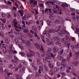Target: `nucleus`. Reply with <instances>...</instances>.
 <instances>
[{"label":"nucleus","mask_w":79,"mask_h":79,"mask_svg":"<svg viewBox=\"0 0 79 79\" xmlns=\"http://www.w3.org/2000/svg\"><path fill=\"white\" fill-rule=\"evenodd\" d=\"M39 5L40 7H43V6H44V5H43V4H42V3L39 4Z\"/></svg>","instance_id":"obj_54"},{"label":"nucleus","mask_w":79,"mask_h":79,"mask_svg":"<svg viewBox=\"0 0 79 79\" xmlns=\"http://www.w3.org/2000/svg\"><path fill=\"white\" fill-rule=\"evenodd\" d=\"M75 47L76 48H78L79 47V43H77V44L75 45Z\"/></svg>","instance_id":"obj_37"},{"label":"nucleus","mask_w":79,"mask_h":79,"mask_svg":"<svg viewBox=\"0 0 79 79\" xmlns=\"http://www.w3.org/2000/svg\"><path fill=\"white\" fill-rule=\"evenodd\" d=\"M24 31L26 33L28 32V30L27 29H25L24 30Z\"/></svg>","instance_id":"obj_64"},{"label":"nucleus","mask_w":79,"mask_h":79,"mask_svg":"<svg viewBox=\"0 0 79 79\" xmlns=\"http://www.w3.org/2000/svg\"><path fill=\"white\" fill-rule=\"evenodd\" d=\"M28 35L30 38H32V35H31V34L30 33H28Z\"/></svg>","instance_id":"obj_34"},{"label":"nucleus","mask_w":79,"mask_h":79,"mask_svg":"<svg viewBox=\"0 0 79 79\" xmlns=\"http://www.w3.org/2000/svg\"><path fill=\"white\" fill-rule=\"evenodd\" d=\"M31 8H32V9H33V10H35V6L34 5H33L32 6H31Z\"/></svg>","instance_id":"obj_57"},{"label":"nucleus","mask_w":79,"mask_h":79,"mask_svg":"<svg viewBox=\"0 0 79 79\" xmlns=\"http://www.w3.org/2000/svg\"><path fill=\"white\" fill-rule=\"evenodd\" d=\"M0 36H2V37H3L4 35V33L2 31L0 32Z\"/></svg>","instance_id":"obj_31"},{"label":"nucleus","mask_w":79,"mask_h":79,"mask_svg":"<svg viewBox=\"0 0 79 79\" xmlns=\"http://www.w3.org/2000/svg\"><path fill=\"white\" fill-rule=\"evenodd\" d=\"M61 6H62V7H63L64 8H65V3L62 4Z\"/></svg>","instance_id":"obj_46"},{"label":"nucleus","mask_w":79,"mask_h":79,"mask_svg":"<svg viewBox=\"0 0 79 79\" xmlns=\"http://www.w3.org/2000/svg\"><path fill=\"white\" fill-rule=\"evenodd\" d=\"M59 70V68L58 67H55L54 69V71L55 72H57Z\"/></svg>","instance_id":"obj_22"},{"label":"nucleus","mask_w":79,"mask_h":79,"mask_svg":"<svg viewBox=\"0 0 79 79\" xmlns=\"http://www.w3.org/2000/svg\"><path fill=\"white\" fill-rule=\"evenodd\" d=\"M39 21L40 22H43L44 21V19L43 17H40L39 19Z\"/></svg>","instance_id":"obj_24"},{"label":"nucleus","mask_w":79,"mask_h":79,"mask_svg":"<svg viewBox=\"0 0 79 79\" xmlns=\"http://www.w3.org/2000/svg\"><path fill=\"white\" fill-rule=\"evenodd\" d=\"M48 65L50 68H52V69H53V68H54V65H53V64L49 63L48 64Z\"/></svg>","instance_id":"obj_8"},{"label":"nucleus","mask_w":79,"mask_h":79,"mask_svg":"<svg viewBox=\"0 0 79 79\" xmlns=\"http://www.w3.org/2000/svg\"><path fill=\"white\" fill-rule=\"evenodd\" d=\"M44 11L45 13H47V12H48V8H47L45 9V10H44Z\"/></svg>","instance_id":"obj_49"},{"label":"nucleus","mask_w":79,"mask_h":79,"mask_svg":"<svg viewBox=\"0 0 79 79\" xmlns=\"http://www.w3.org/2000/svg\"><path fill=\"white\" fill-rule=\"evenodd\" d=\"M16 77L17 79H22L21 77H20V76L18 74H16Z\"/></svg>","instance_id":"obj_28"},{"label":"nucleus","mask_w":79,"mask_h":79,"mask_svg":"<svg viewBox=\"0 0 79 79\" xmlns=\"http://www.w3.org/2000/svg\"><path fill=\"white\" fill-rule=\"evenodd\" d=\"M43 71V68L42 67L40 66L39 67V69L38 72L40 74H41L42 71Z\"/></svg>","instance_id":"obj_7"},{"label":"nucleus","mask_w":79,"mask_h":79,"mask_svg":"<svg viewBox=\"0 0 79 79\" xmlns=\"http://www.w3.org/2000/svg\"><path fill=\"white\" fill-rule=\"evenodd\" d=\"M61 40H62V42H63V43H64V42H65V39L62 38Z\"/></svg>","instance_id":"obj_51"},{"label":"nucleus","mask_w":79,"mask_h":79,"mask_svg":"<svg viewBox=\"0 0 79 79\" xmlns=\"http://www.w3.org/2000/svg\"><path fill=\"white\" fill-rule=\"evenodd\" d=\"M1 15H2V17H5V16H6V15L4 13H2Z\"/></svg>","instance_id":"obj_48"},{"label":"nucleus","mask_w":79,"mask_h":79,"mask_svg":"<svg viewBox=\"0 0 79 79\" xmlns=\"http://www.w3.org/2000/svg\"><path fill=\"white\" fill-rule=\"evenodd\" d=\"M76 34H78L79 33V28L78 27H76Z\"/></svg>","instance_id":"obj_39"},{"label":"nucleus","mask_w":79,"mask_h":79,"mask_svg":"<svg viewBox=\"0 0 79 79\" xmlns=\"http://www.w3.org/2000/svg\"><path fill=\"white\" fill-rule=\"evenodd\" d=\"M31 46V43H30V42L29 41H27V44H26V46L27 47H30Z\"/></svg>","instance_id":"obj_23"},{"label":"nucleus","mask_w":79,"mask_h":79,"mask_svg":"<svg viewBox=\"0 0 79 79\" xmlns=\"http://www.w3.org/2000/svg\"><path fill=\"white\" fill-rule=\"evenodd\" d=\"M54 39L55 40H57V41H60V40H61V39L60 38V37L59 36H57L55 37L54 38Z\"/></svg>","instance_id":"obj_9"},{"label":"nucleus","mask_w":79,"mask_h":79,"mask_svg":"<svg viewBox=\"0 0 79 79\" xmlns=\"http://www.w3.org/2000/svg\"><path fill=\"white\" fill-rule=\"evenodd\" d=\"M43 62L44 64H45L47 63V59L45 57L43 59Z\"/></svg>","instance_id":"obj_29"},{"label":"nucleus","mask_w":79,"mask_h":79,"mask_svg":"<svg viewBox=\"0 0 79 79\" xmlns=\"http://www.w3.org/2000/svg\"><path fill=\"white\" fill-rule=\"evenodd\" d=\"M47 22L48 23V25L49 26H51V24H52V23H51V22L48 20H47Z\"/></svg>","instance_id":"obj_26"},{"label":"nucleus","mask_w":79,"mask_h":79,"mask_svg":"<svg viewBox=\"0 0 79 79\" xmlns=\"http://www.w3.org/2000/svg\"><path fill=\"white\" fill-rule=\"evenodd\" d=\"M36 76H39L40 75V74L38 72H36L35 73Z\"/></svg>","instance_id":"obj_55"},{"label":"nucleus","mask_w":79,"mask_h":79,"mask_svg":"<svg viewBox=\"0 0 79 79\" xmlns=\"http://www.w3.org/2000/svg\"><path fill=\"white\" fill-rule=\"evenodd\" d=\"M58 35L60 36V37H63V33L59 32L58 33Z\"/></svg>","instance_id":"obj_27"},{"label":"nucleus","mask_w":79,"mask_h":79,"mask_svg":"<svg viewBox=\"0 0 79 79\" xmlns=\"http://www.w3.org/2000/svg\"><path fill=\"white\" fill-rule=\"evenodd\" d=\"M0 20H1V21H2L3 23H5L6 22V20L5 19H0Z\"/></svg>","instance_id":"obj_33"},{"label":"nucleus","mask_w":79,"mask_h":79,"mask_svg":"<svg viewBox=\"0 0 79 79\" xmlns=\"http://www.w3.org/2000/svg\"><path fill=\"white\" fill-rule=\"evenodd\" d=\"M25 71V67H23L22 69H20L19 71L20 74H22L23 72Z\"/></svg>","instance_id":"obj_6"},{"label":"nucleus","mask_w":79,"mask_h":79,"mask_svg":"<svg viewBox=\"0 0 79 79\" xmlns=\"http://www.w3.org/2000/svg\"><path fill=\"white\" fill-rule=\"evenodd\" d=\"M3 64V60H2V59L0 58V65L2 66Z\"/></svg>","instance_id":"obj_36"},{"label":"nucleus","mask_w":79,"mask_h":79,"mask_svg":"<svg viewBox=\"0 0 79 79\" xmlns=\"http://www.w3.org/2000/svg\"><path fill=\"white\" fill-rule=\"evenodd\" d=\"M55 32H58V31H60V27H56L55 29Z\"/></svg>","instance_id":"obj_20"},{"label":"nucleus","mask_w":79,"mask_h":79,"mask_svg":"<svg viewBox=\"0 0 79 79\" xmlns=\"http://www.w3.org/2000/svg\"><path fill=\"white\" fill-rule=\"evenodd\" d=\"M37 63L38 64H41V62H40V60H37Z\"/></svg>","instance_id":"obj_53"},{"label":"nucleus","mask_w":79,"mask_h":79,"mask_svg":"<svg viewBox=\"0 0 79 79\" xmlns=\"http://www.w3.org/2000/svg\"><path fill=\"white\" fill-rule=\"evenodd\" d=\"M50 3H51V4H52V5L53 6H55V5L54 4V2H51V1H47L45 3V4H46L47 5H48V6L49 7H51L52 6H51V4H50Z\"/></svg>","instance_id":"obj_3"},{"label":"nucleus","mask_w":79,"mask_h":79,"mask_svg":"<svg viewBox=\"0 0 79 79\" xmlns=\"http://www.w3.org/2000/svg\"><path fill=\"white\" fill-rule=\"evenodd\" d=\"M63 52H64V50L61 49L60 51L58 52V54L60 55H61L63 54Z\"/></svg>","instance_id":"obj_14"},{"label":"nucleus","mask_w":79,"mask_h":79,"mask_svg":"<svg viewBox=\"0 0 79 79\" xmlns=\"http://www.w3.org/2000/svg\"><path fill=\"white\" fill-rule=\"evenodd\" d=\"M27 57H29V58L34 56H35V52L32 51H31L29 53L27 54Z\"/></svg>","instance_id":"obj_2"},{"label":"nucleus","mask_w":79,"mask_h":79,"mask_svg":"<svg viewBox=\"0 0 79 79\" xmlns=\"http://www.w3.org/2000/svg\"><path fill=\"white\" fill-rule=\"evenodd\" d=\"M45 58H46L47 60H50V58H51V57H50V56H48V55L46 56Z\"/></svg>","instance_id":"obj_40"},{"label":"nucleus","mask_w":79,"mask_h":79,"mask_svg":"<svg viewBox=\"0 0 79 79\" xmlns=\"http://www.w3.org/2000/svg\"><path fill=\"white\" fill-rule=\"evenodd\" d=\"M74 59L75 60H77L78 59V56L76 55H75L74 57Z\"/></svg>","instance_id":"obj_43"},{"label":"nucleus","mask_w":79,"mask_h":79,"mask_svg":"<svg viewBox=\"0 0 79 79\" xmlns=\"http://www.w3.org/2000/svg\"><path fill=\"white\" fill-rule=\"evenodd\" d=\"M57 58L59 60H62V57L61 56L58 55L57 56Z\"/></svg>","instance_id":"obj_21"},{"label":"nucleus","mask_w":79,"mask_h":79,"mask_svg":"<svg viewBox=\"0 0 79 79\" xmlns=\"http://www.w3.org/2000/svg\"><path fill=\"white\" fill-rule=\"evenodd\" d=\"M10 75H12V73H7V75L8 77H9V76H10Z\"/></svg>","instance_id":"obj_58"},{"label":"nucleus","mask_w":79,"mask_h":79,"mask_svg":"<svg viewBox=\"0 0 79 79\" xmlns=\"http://www.w3.org/2000/svg\"><path fill=\"white\" fill-rule=\"evenodd\" d=\"M46 36H47V37H48V38H50V34H49V33H47L46 34Z\"/></svg>","instance_id":"obj_47"},{"label":"nucleus","mask_w":79,"mask_h":79,"mask_svg":"<svg viewBox=\"0 0 79 79\" xmlns=\"http://www.w3.org/2000/svg\"><path fill=\"white\" fill-rule=\"evenodd\" d=\"M48 68V67L47 66V64H44V69H45V68Z\"/></svg>","instance_id":"obj_61"},{"label":"nucleus","mask_w":79,"mask_h":79,"mask_svg":"<svg viewBox=\"0 0 79 79\" xmlns=\"http://www.w3.org/2000/svg\"><path fill=\"white\" fill-rule=\"evenodd\" d=\"M35 46L36 48H37V49H39L40 48V46L39 44V43H34Z\"/></svg>","instance_id":"obj_5"},{"label":"nucleus","mask_w":79,"mask_h":79,"mask_svg":"<svg viewBox=\"0 0 79 79\" xmlns=\"http://www.w3.org/2000/svg\"><path fill=\"white\" fill-rule=\"evenodd\" d=\"M15 35L14 34H10V37H11V38H12V39H13L15 37Z\"/></svg>","instance_id":"obj_38"},{"label":"nucleus","mask_w":79,"mask_h":79,"mask_svg":"<svg viewBox=\"0 0 79 79\" xmlns=\"http://www.w3.org/2000/svg\"><path fill=\"white\" fill-rule=\"evenodd\" d=\"M40 50H42L43 51L44 50V48H43V46H41V48H40Z\"/></svg>","instance_id":"obj_62"},{"label":"nucleus","mask_w":79,"mask_h":79,"mask_svg":"<svg viewBox=\"0 0 79 79\" xmlns=\"http://www.w3.org/2000/svg\"><path fill=\"white\" fill-rule=\"evenodd\" d=\"M10 66L11 68H15L16 67V65L15 64H11Z\"/></svg>","instance_id":"obj_19"},{"label":"nucleus","mask_w":79,"mask_h":79,"mask_svg":"<svg viewBox=\"0 0 79 79\" xmlns=\"http://www.w3.org/2000/svg\"><path fill=\"white\" fill-rule=\"evenodd\" d=\"M18 35L19 36H20V35L22 37H24V35H23V33L21 32L20 31H19L18 32Z\"/></svg>","instance_id":"obj_18"},{"label":"nucleus","mask_w":79,"mask_h":79,"mask_svg":"<svg viewBox=\"0 0 79 79\" xmlns=\"http://www.w3.org/2000/svg\"><path fill=\"white\" fill-rule=\"evenodd\" d=\"M19 54H20L22 56H23L24 55V52H21L19 53Z\"/></svg>","instance_id":"obj_44"},{"label":"nucleus","mask_w":79,"mask_h":79,"mask_svg":"<svg viewBox=\"0 0 79 79\" xmlns=\"http://www.w3.org/2000/svg\"><path fill=\"white\" fill-rule=\"evenodd\" d=\"M75 55H77V56H78L79 55V52H76L75 53Z\"/></svg>","instance_id":"obj_50"},{"label":"nucleus","mask_w":79,"mask_h":79,"mask_svg":"<svg viewBox=\"0 0 79 79\" xmlns=\"http://www.w3.org/2000/svg\"><path fill=\"white\" fill-rule=\"evenodd\" d=\"M5 42L6 44H8L10 43V38L8 37L6 38Z\"/></svg>","instance_id":"obj_11"},{"label":"nucleus","mask_w":79,"mask_h":79,"mask_svg":"<svg viewBox=\"0 0 79 79\" xmlns=\"http://www.w3.org/2000/svg\"><path fill=\"white\" fill-rule=\"evenodd\" d=\"M56 64L58 66H60V62H56Z\"/></svg>","instance_id":"obj_59"},{"label":"nucleus","mask_w":79,"mask_h":79,"mask_svg":"<svg viewBox=\"0 0 79 79\" xmlns=\"http://www.w3.org/2000/svg\"><path fill=\"white\" fill-rule=\"evenodd\" d=\"M71 57H72V53L70 52L69 54L67 56V61H69L70 58H71Z\"/></svg>","instance_id":"obj_4"},{"label":"nucleus","mask_w":79,"mask_h":79,"mask_svg":"<svg viewBox=\"0 0 79 79\" xmlns=\"http://www.w3.org/2000/svg\"><path fill=\"white\" fill-rule=\"evenodd\" d=\"M60 70L62 71H63L64 70V67L61 66L60 68Z\"/></svg>","instance_id":"obj_41"},{"label":"nucleus","mask_w":79,"mask_h":79,"mask_svg":"<svg viewBox=\"0 0 79 79\" xmlns=\"http://www.w3.org/2000/svg\"><path fill=\"white\" fill-rule=\"evenodd\" d=\"M55 23L58 24H60V21L59 20H56L55 21Z\"/></svg>","instance_id":"obj_25"},{"label":"nucleus","mask_w":79,"mask_h":79,"mask_svg":"<svg viewBox=\"0 0 79 79\" xmlns=\"http://www.w3.org/2000/svg\"><path fill=\"white\" fill-rule=\"evenodd\" d=\"M14 24V27H16V28H18V29H22V27H21V26L19 25H18V26H17V20L16 19H13Z\"/></svg>","instance_id":"obj_1"},{"label":"nucleus","mask_w":79,"mask_h":79,"mask_svg":"<svg viewBox=\"0 0 79 79\" xmlns=\"http://www.w3.org/2000/svg\"><path fill=\"white\" fill-rule=\"evenodd\" d=\"M37 56V57H40V54H39V53L38 52H37L36 53Z\"/></svg>","instance_id":"obj_52"},{"label":"nucleus","mask_w":79,"mask_h":79,"mask_svg":"<svg viewBox=\"0 0 79 79\" xmlns=\"http://www.w3.org/2000/svg\"><path fill=\"white\" fill-rule=\"evenodd\" d=\"M52 10L51 9H48V11L50 13V15H53V12H52Z\"/></svg>","instance_id":"obj_35"},{"label":"nucleus","mask_w":79,"mask_h":79,"mask_svg":"<svg viewBox=\"0 0 79 79\" xmlns=\"http://www.w3.org/2000/svg\"><path fill=\"white\" fill-rule=\"evenodd\" d=\"M0 28L1 30H3L5 29V27L4 26H1L0 27Z\"/></svg>","instance_id":"obj_45"},{"label":"nucleus","mask_w":79,"mask_h":79,"mask_svg":"<svg viewBox=\"0 0 79 79\" xmlns=\"http://www.w3.org/2000/svg\"><path fill=\"white\" fill-rule=\"evenodd\" d=\"M4 72L5 73H8V70L6 69L4 71Z\"/></svg>","instance_id":"obj_56"},{"label":"nucleus","mask_w":79,"mask_h":79,"mask_svg":"<svg viewBox=\"0 0 79 79\" xmlns=\"http://www.w3.org/2000/svg\"><path fill=\"white\" fill-rule=\"evenodd\" d=\"M31 65L33 68H34L35 70H37V69H38V67L37 66H34L33 64H32Z\"/></svg>","instance_id":"obj_17"},{"label":"nucleus","mask_w":79,"mask_h":79,"mask_svg":"<svg viewBox=\"0 0 79 79\" xmlns=\"http://www.w3.org/2000/svg\"><path fill=\"white\" fill-rule=\"evenodd\" d=\"M56 45H59V46H61V44H60V42H58L57 41L56 43Z\"/></svg>","instance_id":"obj_42"},{"label":"nucleus","mask_w":79,"mask_h":79,"mask_svg":"<svg viewBox=\"0 0 79 79\" xmlns=\"http://www.w3.org/2000/svg\"><path fill=\"white\" fill-rule=\"evenodd\" d=\"M3 47L5 48V49H6L7 48V47H8V46L7 45L5 44H4L3 45Z\"/></svg>","instance_id":"obj_30"},{"label":"nucleus","mask_w":79,"mask_h":79,"mask_svg":"<svg viewBox=\"0 0 79 79\" xmlns=\"http://www.w3.org/2000/svg\"><path fill=\"white\" fill-rule=\"evenodd\" d=\"M32 30L33 31H36V33H38V31H37V28H36V27L35 26H33L32 27Z\"/></svg>","instance_id":"obj_12"},{"label":"nucleus","mask_w":79,"mask_h":79,"mask_svg":"<svg viewBox=\"0 0 79 79\" xmlns=\"http://www.w3.org/2000/svg\"><path fill=\"white\" fill-rule=\"evenodd\" d=\"M48 32L49 33H53V32H54V30L53 29L49 30Z\"/></svg>","instance_id":"obj_32"},{"label":"nucleus","mask_w":79,"mask_h":79,"mask_svg":"<svg viewBox=\"0 0 79 79\" xmlns=\"http://www.w3.org/2000/svg\"><path fill=\"white\" fill-rule=\"evenodd\" d=\"M61 65H62L63 67H64L65 68V67H67V65H66V64L65 63H64L63 62H62L60 64Z\"/></svg>","instance_id":"obj_16"},{"label":"nucleus","mask_w":79,"mask_h":79,"mask_svg":"<svg viewBox=\"0 0 79 79\" xmlns=\"http://www.w3.org/2000/svg\"><path fill=\"white\" fill-rule=\"evenodd\" d=\"M73 65L76 66H77L78 65V61H75L73 63Z\"/></svg>","instance_id":"obj_13"},{"label":"nucleus","mask_w":79,"mask_h":79,"mask_svg":"<svg viewBox=\"0 0 79 79\" xmlns=\"http://www.w3.org/2000/svg\"><path fill=\"white\" fill-rule=\"evenodd\" d=\"M37 1H34L33 2V4H34V5H37Z\"/></svg>","instance_id":"obj_63"},{"label":"nucleus","mask_w":79,"mask_h":79,"mask_svg":"<svg viewBox=\"0 0 79 79\" xmlns=\"http://www.w3.org/2000/svg\"><path fill=\"white\" fill-rule=\"evenodd\" d=\"M51 50H52V48L50 47H49L48 48V50L47 51L48 54H50Z\"/></svg>","instance_id":"obj_10"},{"label":"nucleus","mask_w":79,"mask_h":79,"mask_svg":"<svg viewBox=\"0 0 79 79\" xmlns=\"http://www.w3.org/2000/svg\"><path fill=\"white\" fill-rule=\"evenodd\" d=\"M56 48H57V47H56V46H55L53 48V50L54 53H56V52H57Z\"/></svg>","instance_id":"obj_15"},{"label":"nucleus","mask_w":79,"mask_h":79,"mask_svg":"<svg viewBox=\"0 0 79 79\" xmlns=\"http://www.w3.org/2000/svg\"><path fill=\"white\" fill-rule=\"evenodd\" d=\"M47 33V31H44L43 32V35H45V34H46V33Z\"/></svg>","instance_id":"obj_60"}]
</instances>
